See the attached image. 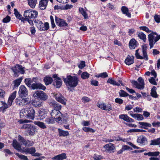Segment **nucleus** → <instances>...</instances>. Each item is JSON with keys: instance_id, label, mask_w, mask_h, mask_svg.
<instances>
[{"instance_id": "28", "label": "nucleus", "mask_w": 160, "mask_h": 160, "mask_svg": "<svg viewBox=\"0 0 160 160\" xmlns=\"http://www.w3.org/2000/svg\"><path fill=\"white\" fill-rule=\"evenodd\" d=\"M121 11L123 14H125L126 16L128 18H130L131 15L130 13L129 12L128 8L126 6H122L121 8Z\"/></svg>"}, {"instance_id": "45", "label": "nucleus", "mask_w": 160, "mask_h": 160, "mask_svg": "<svg viewBox=\"0 0 160 160\" xmlns=\"http://www.w3.org/2000/svg\"><path fill=\"white\" fill-rule=\"evenodd\" d=\"M89 75L87 72H84L81 74V77L83 79H86L89 77Z\"/></svg>"}, {"instance_id": "34", "label": "nucleus", "mask_w": 160, "mask_h": 160, "mask_svg": "<svg viewBox=\"0 0 160 160\" xmlns=\"http://www.w3.org/2000/svg\"><path fill=\"white\" fill-rule=\"evenodd\" d=\"M156 88L155 86H153L152 88L151 92V95L152 97L155 98L158 97V95L156 91Z\"/></svg>"}, {"instance_id": "8", "label": "nucleus", "mask_w": 160, "mask_h": 160, "mask_svg": "<svg viewBox=\"0 0 160 160\" xmlns=\"http://www.w3.org/2000/svg\"><path fill=\"white\" fill-rule=\"evenodd\" d=\"M39 22H37L36 26L38 28L42 31H47L48 30L49 28V23L48 22H45L43 24L42 21H38Z\"/></svg>"}, {"instance_id": "5", "label": "nucleus", "mask_w": 160, "mask_h": 160, "mask_svg": "<svg viewBox=\"0 0 160 160\" xmlns=\"http://www.w3.org/2000/svg\"><path fill=\"white\" fill-rule=\"evenodd\" d=\"M38 12L32 9H28L25 10L24 13L23 15L25 17L28 18H35L37 17Z\"/></svg>"}, {"instance_id": "7", "label": "nucleus", "mask_w": 160, "mask_h": 160, "mask_svg": "<svg viewBox=\"0 0 160 160\" xmlns=\"http://www.w3.org/2000/svg\"><path fill=\"white\" fill-rule=\"evenodd\" d=\"M50 114L52 118H53L56 122H60L62 119L61 116L62 115V113L59 110L53 109L51 112Z\"/></svg>"}, {"instance_id": "43", "label": "nucleus", "mask_w": 160, "mask_h": 160, "mask_svg": "<svg viewBox=\"0 0 160 160\" xmlns=\"http://www.w3.org/2000/svg\"><path fill=\"white\" fill-rule=\"evenodd\" d=\"M82 129L84 131L86 132H95V130L89 127H84L82 128Z\"/></svg>"}, {"instance_id": "59", "label": "nucleus", "mask_w": 160, "mask_h": 160, "mask_svg": "<svg viewBox=\"0 0 160 160\" xmlns=\"http://www.w3.org/2000/svg\"><path fill=\"white\" fill-rule=\"evenodd\" d=\"M11 20V18L8 16H7L5 18H4L2 21L4 23H7L9 22Z\"/></svg>"}, {"instance_id": "58", "label": "nucleus", "mask_w": 160, "mask_h": 160, "mask_svg": "<svg viewBox=\"0 0 160 160\" xmlns=\"http://www.w3.org/2000/svg\"><path fill=\"white\" fill-rule=\"evenodd\" d=\"M139 49H137L136 51L135 55L136 58L138 59H143L144 57L140 56L138 52Z\"/></svg>"}, {"instance_id": "27", "label": "nucleus", "mask_w": 160, "mask_h": 160, "mask_svg": "<svg viewBox=\"0 0 160 160\" xmlns=\"http://www.w3.org/2000/svg\"><path fill=\"white\" fill-rule=\"evenodd\" d=\"M43 81L46 85H48L51 84L53 81V80L52 78L48 76H46L44 78Z\"/></svg>"}, {"instance_id": "2", "label": "nucleus", "mask_w": 160, "mask_h": 160, "mask_svg": "<svg viewBox=\"0 0 160 160\" xmlns=\"http://www.w3.org/2000/svg\"><path fill=\"white\" fill-rule=\"evenodd\" d=\"M63 79L67 87L69 86L73 88L77 86L79 81L77 77L71 75L67 76L66 78H63Z\"/></svg>"}, {"instance_id": "23", "label": "nucleus", "mask_w": 160, "mask_h": 160, "mask_svg": "<svg viewBox=\"0 0 160 160\" xmlns=\"http://www.w3.org/2000/svg\"><path fill=\"white\" fill-rule=\"evenodd\" d=\"M48 0H41L39 2V7L42 10L45 9L48 4Z\"/></svg>"}, {"instance_id": "56", "label": "nucleus", "mask_w": 160, "mask_h": 160, "mask_svg": "<svg viewBox=\"0 0 160 160\" xmlns=\"http://www.w3.org/2000/svg\"><path fill=\"white\" fill-rule=\"evenodd\" d=\"M15 102L16 104L19 106H23V103L22 101V99H19L16 98L15 100Z\"/></svg>"}, {"instance_id": "50", "label": "nucleus", "mask_w": 160, "mask_h": 160, "mask_svg": "<svg viewBox=\"0 0 160 160\" xmlns=\"http://www.w3.org/2000/svg\"><path fill=\"white\" fill-rule=\"evenodd\" d=\"M12 69L14 72L15 76L18 77L19 76L20 72L18 70L16 66L15 67L13 68Z\"/></svg>"}, {"instance_id": "61", "label": "nucleus", "mask_w": 160, "mask_h": 160, "mask_svg": "<svg viewBox=\"0 0 160 160\" xmlns=\"http://www.w3.org/2000/svg\"><path fill=\"white\" fill-rule=\"evenodd\" d=\"M51 22L52 24V28H54L56 26L55 24L54 19L53 16L51 15L50 17Z\"/></svg>"}, {"instance_id": "35", "label": "nucleus", "mask_w": 160, "mask_h": 160, "mask_svg": "<svg viewBox=\"0 0 160 160\" xmlns=\"http://www.w3.org/2000/svg\"><path fill=\"white\" fill-rule=\"evenodd\" d=\"M107 82L110 83L113 85L118 86H120V83H119L118 82L112 78H109L107 81Z\"/></svg>"}, {"instance_id": "1", "label": "nucleus", "mask_w": 160, "mask_h": 160, "mask_svg": "<svg viewBox=\"0 0 160 160\" xmlns=\"http://www.w3.org/2000/svg\"><path fill=\"white\" fill-rule=\"evenodd\" d=\"M35 111L32 108H27L22 109L20 112L21 118H26L33 119L34 118Z\"/></svg>"}, {"instance_id": "51", "label": "nucleus", "mask_w": 160, "mask_h": 160, "mask_svg": "<svg viewBox=\"0 0 160 160\" xmlns=\"http://www.w3.org/2000/svg\"><path fill=\"white\" fill-rule=\"evenodd\" d=\"M108 77V75L106 72H104L99 74L98 75H96V77L98 78L101 77L105 78Z\"/></svg>"}, {"instance_id": "17", "label": "nucleus", "mask_w": 160, "mask_h": 160, "mask_svg": "<svg viewBox=\"0 0 160 160\" xmlns=\"http://www.w3.org/2000/svg\"><path fill=\"white\" fill-rule=\"evenodd\" d=\"M137 142L142 145H145L147 143V139L144 136L142 135L140 136L137 139Z\"/></svg>"}, {"instance_id": "55", "label": "nucleus", "mask_w": 160, "mask_h": 160, "mask_svg": "<svg viewBox=\"0 0 160 160\" xmlns=\"http://www.w3.org/2000/svg\"><path fill=\"white\" fill-rule=\"evenodd\" d=\"M14 14L16 17L18 19H21L20 18L22 16L19 13L17 9L16 8H14Z\"/></svg>"}, {"instance_id": "44", "label": "nucleus", "mask_w": 160, "mask_h": 160, "mask_svg": "<svg viewBox=\"0 0 160 160\" xmlns=\"http://www.w3.org/2000/svg\"><path fill=\"white\" fill-rule=\"evenodd\" d=\"M15 154L19 158H20L21 159L23 160H28V159L27 157L26 156L22 155V154H20L16 152L15 153Z\"/></svg>"}, {"instance_id": "48", "label": "nucleus", "mask_w": 160, "mask_h": 160, "mask_svg": "<svg viewBox=\"0 0 160 160\" xmlns=\"http://www.w3.org/2000/svg\"><path fill=\"white\" fill-rule=\"evenodd\" d=\"M138 123L140 125H141V126L148 127H151L152 126L151 124L149 123L148 122H139Z\"/></svg>"}, {"instance_id": "39", "label": "nucleus", "mask_w": 160, "mask_h": 160, "mask_svg": "<svg viewBox=\"0 0 160 160\" xmlns=\"http://www.w3.org/2000/svg\"><path fill=\"white\" fill-rule=\"evenodd\" d=\"M16 66L17 67L18 70L19 71V72L22 74H24L25 71L24 70V68L21 65H17Z\"/></svg>"}, {"instance_id": "18", "label": "nucleus", "mask_w": 160, "mask_h": 160, "mask_svg": "<svg viewBox=\"0 0 160 160\" xmlns=\"http://www.w3.org/2000/svg\"><path fill=\"white\" fill-rule=\"evenodd\" d=\"M62 81L60 78L54 79L53 81V85L57 88H59L62 85Z\"/></svg>"}, {"instance_id": "13", "label": "nucleus", "mask_w": 160, "mask_h": 160, "mask_svg": "<svg viewBox=\"0 0 160 160\" xmlns=\"http://www.w3.org/2000/svg\"><path fill=\"white\" fill-rule=\"evenodd\" d=\"M48 110L43 108H40L38 111V116L40 119H43L47 116Z\"/></svg>"}, {"instance_id": "62", "label": "nucleus", "mask_w": 160, "mask_h": 160, "mask_svg": "<svg viewBox=\"0 0 160 160\" xmlns=\"http://www.w3.org/2000/svg\"><path fill=\"white\" fill-rule=\"evenodd\" d=\"M16 91H14L9 97V99L13 100L16 97Z\"/></svg>"}, {"instance_id": "53", "label": "nucleus", "mask_w": 160, "mask_h": 160, "mask_svg": "<svg viewBox=\"0 0 160 160\" xmlns=\"http://www.w3.org/2000/svg\"><path fill=\"white\" fill-rule=\"evenodd\" d=\"M150 156L151 157H157L159 156L160 154V152L159 151H156L153 152H150Z\"/></svg>"}, {"instance_id": "14", "label": "nucleus", "mask_w": 160, "mask_h": 160, "mask_svg": "<svg viewBox=\"0 0 160 160\" xmlns=\"http://www.w3.org/2000/svg\"><path fill=\"white\" fill-rule=\"evenodd\" d=\"M55 19L56 23L58 26L62 27L68 26V23L63 19L57 16H55Z\"/></svg>"}, {"instance_id": "52", "label": "nucleus", "mask_w": 160, "mask_h": 160, "mask_svg": "<svg viewBox=\"0 0 160 160\" xmlns=\"http://www.w3.org/2000/svg\"><path fill=\"white\" fill-rule=\"evenodd\" d=\"M33 105L36 107H40L42 105V103L39 101H37L33 102Z\"/></svg>"}, {"instance_id": "21", "label": "nucleus", "mask_w": 160, "mask_h": 160, "mask_svg": "<svg viewBox=\"0 0 160 160\" xmlns=\"http://www.w3.org/2000/svg\"><path fill=\"white\" fill-rule=\"evenodd\" d=\"M137 41L134 38L131 39L129 43V47L131 49H134L137 46Z\"/></svg>"}, {"instance_id": "36", "label": "nucleus", "mask_w": 160, "mask_h": 160, "mask_svg": "<svg viewBox=\"0 0 160 160\" xmlns=\"http://www.w3.org/2000/svg\"><path fill=\"white\" fill-rule=\"evenodd\" d=\"M24 81L26 84L30 88L32 86V83L33 82L32 79L31 78H26Z\"/></svg>"}, {"instance_id": "24", "label": "nucleus", "mask_w": 160, "mask_h": 160, "mask_svg": "<svg viewBox=\"0 0 160 160\" xmlns=\"http://www.w3.org/2000/svg\"><path fill=\"white\" fill-rule=\"evenodd\" d=\"M148 39L149 42V45L150 46V49L152 48L153 46L154 36L153 34L150 33L148 35Z\"/></svg>"}, {"instance_id": "42", "label": "nucleus", "mask_w": 160, "mask_h": 160, "mask_svg": "<svg viewBox=\"0 0 160 160\" xmlns=\"http://www.w3.org/2000/svg\"><path fill=\"white\" fill-rule=\"evenodd\" d=\"M120 97H125L128 95V94L122 90H121L118 92Z\"/></svg>"}, {"instance_id": "19", "label": "nucleus", "mask_w": 160, "mask_h": 160, "mask_svg": "<svg viewBox=\"0 0 160 160\" xmlns=\"http://www.w3.org/2000/svg\"><path fill=\"white\" fill-rule=\"evenodd\" d=\"M129 113H130V115L132 117L136 119L138 121H141L144 119V118L142 114L138 113L132 114L133 112L131 111Z\"/></svg>"}, {"instance_id": "4", "label": "nucleus", "mask_w": 160, "mask_h": 160, "mask_svg": "<svg viewBox=\"0 0 160 160\" xmlns=\"http://www.w3.org/2000/svg\"><path fill=\"white\" fill-rule=\"evenodd\" d=\"M137 80L139 83L134 80H132L131 82L135 86L136 88L139 89L143 90L144 88L145 85L144 80L141 77H139Z\"/></svg>"}, {"instance_id": "32", "label": "nucleus", "mask_w": 160, "mask_h": 160, "mask_svg": "<svg viewBox=\"0 0 160 160\" xmlns=\"http://www.w3.org/2000/svg\"><path fill=\"white\" fill-rule=\"evenodd\" d=\"M29 5L32 8H34L37 3V0H27Z\"/></svg>"}, {"instance_id": "64", "label": "nucleus", "mask_w": 160, "mask_h": 160, "mask_svg": "<svg viewBox=\"0 0 160 160\" xmlns=\"http://www.w3.org/2000/svg\"><path fill=\"white\" fill-rule=\"evenodd\" d=\"M82 102L84 103L88 102L90 101V99L87 97H84L82 98Z\"/></svg>"}, {"instance_id": "26", "label": "nucleus", "mask_w": 160, "mask_h": 160, "mask_svg": "<svg viewBox=\"0 0 160 160\" xmlns=\"http://www.w3.org/2000/svg\"><path fill=\"white\" fill-rule=\"evenodd\" d=\"M24 152L26 154L28 153L32 155L35 152L36 149L34 147H32L30 148H27L24 149Z\"/></svg>"}, {"instance_id": "22", "label": "nucleus", "mask_w": 160, "mask_h": 160, "mask_svg": "<svg viewBox=\"0 0 160 160\" xmlns=\"http://www.w3.org/2000/svg\"><path fill=\"white\" fill-rule=\"evenodd\" d=\"M134 57L133 56H130L128 55L125 60V63L127 65H130L134 62Z\"/></svg>"}, {"instance_id": "37", "label": "nucleus", "mask_w": 160, "mask_h": 160, "mask_svg": "<svg viewBox=\"0 0 160 160\" xmlns=\"http://www.w3.org/2000/svg\"><path fill=\"white\" fill-rule=\"evenodd\" d=\"M146 131L142 129H131L128 130L127 132L132 133V132H145Z\"/></svg>"}, {"instance_id": "49", "label": "nucleus", "mask_w": 160, "mask_h": 160, "mask_svg": "<svg viewBox=\"0 0 160 160\" xmlns=\"http://www.w3.org/2000/svg\"><path fill=\"white\" fill-rule=\"evenodd\" d=\"M22 99V101L23 103V106L29 104L30 103V101L29 100V98H21Z\"/></svg>"}, {"instance_id": "54", "label": "nucleus", "mask_w": 160, "mask_h": 160, "mask_svg": "<svg viewBox=\"0 0 160 160\" xmlns=\"http://www.w3.org/2000/svg\"><path fill=\"white\" fill-rule=\"evenodd\" d=\"M60 160H63L66 159L67 157L65 153H63L58 155Z\"/></svg>"}, {"instance_id": "20", "label": "nucleus", "mask_w": 160, "mask_h": 160, "mask_svg": "<svg viewBox=\"0 0 160 160\" xmlns=\"http://www.w3.org/2000/svg\"><path fill=\"white\" fill-rule=\"evenodd\" d=\"M12 145L14 148L18 151L21 152L22 149L20 143L16 140H14L13 141Z\"/></svg>"}, {"instance_id": "15", "label": "nucleus", "mask_w": 160, "mask_h": 160, "mask_svg": "<svg viewBox=\"0 0 160 160\" xmlns=\"http://www.w3.org/2000/svg\"><path fill=\"white\" fill-rule=\"evenodd\" d=\"M103 148L105 149L106 152L110 153L113 152H114V150L115 149L114 145L111 143L106 144L103 146Z\"/></svg>"}, {"instance_id": "10", "label": "nucleus", "mask_w": 160, "mask_h": 160, "mask_svg": "<svg viewBox=\"0 0 160 160\" xmlns=\"http://www.w3.org/2000/svg\"><path fill=\"white\" fill-rule=\"evenodd\" d=\"M18 140L25 146L29 147L33 145V142L25 139L23 137L20 135L18 136Z\"/></svg>"}, {"instance_id": "41", "label": "nucleus", "mask_w": 160, "mask_h": 160, "mask_svg": "<svg viewBox=\"0 0 160 160\" xmlns=\"http://www.w3.org/2000/svg\"><path fill=\"white\" fill-rule=\"evenodd\" d=\"M138 37L141 39L143 40L144 42H145L146 40V35L142 32L139 33L138 34Z\"/></svg>"}, {"instance_id": "57", "label": "nucleus", "mask_w": 160, "mask_h": 160, "mask_svg": "<svg viewBox=\"0 0 160 160\" xmlns=\"http://www.w3.org/2000/svg\"><path fill=\"white\" fill-rule=\"evenodd\" d=\"M155 78H154L153 77H152L150 79H149V81L152 84L156 85L157 83L155 80Z\"/></svg>"}, {"instance_id": "33", "label": "nucleus", "mask_w": 160, "mask_h": 160, "mask_svg": "<svg viewBox=\"0 0 160 160\" xmlns=\"http://www.w3.org/2000/svg\"><path fill=\"white\" fill-rule=\"evenodd\" d=\"M68 114L67 113L63 114H62V115L61 116V118H62V119L60 121V123H66L68 121Z\"/></svg>"}, {"instance_id": "30", "label": "nucleus", "mask_w": 160, "mask_h": 160, "mask_svg": "<svg viewBox=\"0 0 160 160\" xmlns=\"http://www.w3.org/2000/svg\"><path fill=\"white\" fill-rule=\"evenodd\" d=\"M52 107L54 108L53 109H56V110L59 111L61 109L62 106L60 104L55 101L52 102Z\"/></svg>"}, {"instance_id": "6", "label": "nucleus", "mask_w": 160, "mask_h": 160, "mask_svg": "<svg viewBox=\"0 0 160 160\" xmlns=\"http://www.w3.org/2000/svg\"><path fill=\"white\" fill-rule=\"evenodd\" d=\"M33 95L35 98L44 101H46L48 98V96L42 91H36Z\"/></svg>"}, {"instance_id": "46", "label": "nucleus", "mask_w": 160, "mask_h": 160, "mask_svg": "<svg viewBox=\"0 0 160 160\" xmlns=\"http://www.w3.org/2000/svg\"><path fill=\"white\" fill-rule=\"evenodd\" d=\"M52 118H47L45 120V122L48 124H52L54 123V121Z\"/></svg>"}, {"instance_id": "29", "label": "nucleus", "mask_w": 160, "mask_h": 160, "mask_svg": "<svg viewBox=\"0 0 160 160\" xmlns=\"http://www.w3.org/2000/svg\"><path fill=\"white\" fill-rule=\"evenodd\" d=\"M58 131L59 136L60 137H65L69 135V133L68 131H64L60 128H58Z\"/></svg>"}, {"instance_id": "47", "label": "nucleus", "mask_w": 160, "mask_h": 160, "mask_svg": "<svg viewBox=\"0 0 160 160\" xmlns=\"http://www.w3.org/2000/svg\"><path fill=\"white\" fill-rule=\"evenodd\" d=\"M128 116L127 114H121L119 116L120 119H122L124 121L127 122Z\"/></svg>"}, {"instance_id": "11", "label": "nucleus", "mask_w": 160, "mask_h": 160, "mask_svg": "<svg viewBox=\"0 0 160 160\" xmlns=\"http://www.w3.org/2000/svg\"><path fill=\"white\" fill-rule=\"evenodd\" d=\"M98 106L99 108L103 110H106L108 112L112 110V107L110 104L109 103H98Z\"/></svg>"}, {"instance_id": "40", "label": "nucleus", "mask_w": 160, "mask_h": 160, "mask_svg": "<svg viewBox=\"0 0 160 160\" xmlns=\"http://www.w3.org/2000/svg\"><path fill=\"white\" fill-rule=\"evenodd\" d=\"M79 11L81 13L84 17L85 19L88 18V15L83 8H79Z\"/></svg>"}, {"instance_id": "16", "label": "nucleus", "mask_w": 160, "mask_h": 160, "mask_svg": "<svg viewBox=\"0 0 160 160\" xmlns=\"http://www.w3.org/2000/svg\"><path fill=\"white\" fill-rule=\"evenodd\" d=\"M55 98L57 101L64 105L66 104V100L62 94L60 93H57L55 96Z\"/></svg>"}, {"instance_id": "9", "label": "nucleus", "mask_w": 160, "mask_h": 160, "mask_svg": "<svg viewBox=\"0 0 160 160\" xmlns=\"http://www.w3.org/2000/svg\"><path fill=\"white\" fill-rule=\"evenodd\" d=\"M18 93L19 96L23 98L28 96V91L25 86L21 85L20 87Z\"/></svg>"}, {"instance_id": "3", "label": "nucleus", "mask_w": 160, "mask_h": 160, "mask_svg": "<svg viewBox=\"0 0 160 160\" xmlns=\"http://www.w3.org/2000/svg\"><path fill=\"white\" fill-rule=\"evenodd\" d=\"M22 129L26 130V132L28 133L30 136H33L36 131V128L35 126L31 124H25L21 127Z\"/></svg>"}, {"instance_id": "31", "label": "nucleus", "mask_w": 160, "mask_h": 160, "mask_svg": "<svg viewBox=\"0 0 160 160\" xmlns=\"http://www.w3.org/2000/svg\"><path fill=\"white\" fill-rule=\"evenodd\" d=\"M150 145H160V138L151 140Z\"/></svg>"}, {"instance_id": "63", "label": "nucleus", "mask_w": 160, "mask_h": 160, "mask_svg": "<svg viewBox=\"0 0 160 160\" xmlns=\"http://www.w3.org/2000/svg\"><path fill=\"white\" fill-rule=\"evenodd\" d=\"M16 91H14L9 97V99L13 100L16 97Z\"/></svg>"}, {"instance_id": "12", "label": "nucleus", "mask_w": 160, "mask_h": 160, "mask_svg": "<svg viewBox=\"0 0 160 160\" xmlns=\"http://www.w3.org/2000/svg\"><path fill=\"white\" fill-rule=\"evenodd\" d=\"M30 89L33 90L42 89L44 90L46 89V87L40 83L35 82L32 84Z\"/></svg>"}, {"instance_id": "60", "label": "nucleus", "mask_w": 160, "mask_h": 160, "mask_svg": "<svg viewBox=\"0 0 160 160\" xmlns=\"http://www.w3.org/2000/svg\"><path fill=\"white\" fill-rule=\"evenodd\" d=\"M85 66V62L83 61H81L80 63L78 65V67L79 68L82 69Z\"/></svg>"}, {"instance_id": "25", "label": "nucleus", "mask_w": 160, "mask_h": 160, "mask_svg": "<svg viewBox=\"0 0 160 160\" xmlns=\"http://www.w3.org/2000/svg\"><path fill=\"white\" fill-rule=\"evenodd\" d=\"M22 79V77H20L19 78L14 80L13 81V83L14 84L13 89H14V88L18 87V86L20 85Z\"/></svg>"}, {"instance_id": "38", "label": "nucleus", "mask_w": 160, "mask_h": 160, "mask_svg": "<svg viewBox=\"0 0 160 160\" xmlns=\"http://www.w3.org/2000/svg\"><path fill=\"white\" fill-rule=\"evenodd\" d=\"M35 123L40 128L42 129H45L47 127L45 123L43 122L37 121Z\"/></svg>"}]
</instances>
